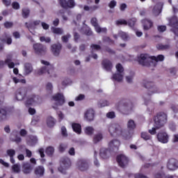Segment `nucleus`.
<instances>
[{"label": "nucleus", "mask_w": 178, "mask_h": 178, "mask_svg": "<svg viewBox=\"0 0 178 178\" xmlns=\"http://www.w3.org/2000/svg\"><path fill=\"white\" fill-rule=\"evenodd\" d=\"M51 31L52 33H54V34H58V35L63 34V29L60 28L51 27Z\"/></svg>", "instance_id": "40"}, {"label": "nucleus", "mask_w": 178, "mask_h": 178, "mask_svg": "<svg viewBox=\"0 0 178 178\" xmlns=\"http://www.w3.org/2000/svg\"><path fill=\"white\" fill-rule=\"evenodd\" d=\"M167 122L168 115L166 113H159L154 118V127L149 129L148 132L149 134H152V136H154V134H156V130H158V129H161V127H163V126L166 124Z\"/></svg>", "instance_id": "2"}, {"label": "nucleus", "mask_w": 178, "mask_h": 178, "mask_svg": "<svg viewBox=\"0 0 178 178\" xmlns=\"http://www.w3.org/2000/svg\"><path fill=\"white\" fill-rule=\"evenodd\" d=\"M57 118H58V122H62L63 119H65V114L62 113V111H58Z\"/></svg>", "instance_id": "46"}, {"label": "nucleus", "mask_w": 178, "mask_h": 178, "mask_svg": "<svg viewBox=\"0 0 178 178\" xmlns=\"http://www.w3.org/2000/svg\"><path fill=\"white\" fill-rule=\"evenodd\" d=\"M72 165V162L69 158L62 159L60 162V165L58 168L59 172L65 175L66 173V170L69 169Z\"/></svg>", "instance_id": "7"}, {"label": "nucleus", "mask_w": 178, "mask_h": 178, "mask_svg": "<svg viewBox=\"0 0 178 178\" xmlns=\"http://www.w3.org/2000/svg\"><path fill=\"white\" fill-rule=\"evenodd\" d=\"M117 73L113 75V81H118V83L123 80V76H124V69H123V66L122 64H118L116 65Z\"/></svg>", "instance_id": "5"}, {"label": "nucleus", "mask_w": 178, "mask_h": 178, "mask_svg": "<svg viewBox=\"0 0 178 178\" xmlns=\"http://www.w3.org/2000/svg\"><path fill=\"white\" fill-rule=\"evenodd\" d=\"M54 152H55V149L54 147L49 146L46 149V154L49 156L54 155Z\"/></svg>", "instance_id": "45"}, {"label": "nucleus", "mask_w": 178, "mask_h": 178, "mask_svg": "<svg viewBox=\"0 0 178 178\" xmlns=\"http://www.w3.org/2000/svg\"><path fill=\"white\" fill-rule=\"evenodd\" d=\"M90 48H91L92 51H99V49H101V47L99 45H97V44H92Z\"/></svg>", "instance_id": "54"}, {"label": "nucleus", "mask_w": 178, "mask_h": 178, "mask_svg": "<svg viewBox=\"0 0 178 178\" xmlns=\"http://www.w3.org/2000/svg\"><path fill=\"white\" fill-rule=\"evenodd\" d=\"M144 30H149L152 27V22L149 19H144L143 21Z\"/></svg>", "instance_id": "32"}, {"label": "nucleus", "mask_w": 178, "mask_h": 178, "mask_svg": "<svg viewBox=\"0 0 178 178\" xmlns=\"http://www.w3.org/2000/svg\"><path fill=\"white\" fill-rule=\"evenodd\" d=\"M99 156L103 159H106L108 157V149H106V148H102L100 149Z\"/></svg>", "instance_id": "37"}, {"label": "nucleus", "mask_w": 178, "mask_h": 178, "mask_svg": "<svg viewBox=\"0 0 178 178\" xmlns=\"http://www.w3.org/2000/svg\"><path fill=\"white\" fill-rule=\"evenodd\" d=\"M54 88V86H52V83H47L46 85V90L49 94L52 93V90Z\"/></svg>", "instance_id": "48"}, {"label": "nucleus", "mask_w": 178, "mask_h": 178, "mask_svg": "<svg viewBox=\"0 0 178 178\" xmlns=\"http://www.w3.org/2000/svg\"><path fill=\"white\" fill-rule=\"evenodd\" d=\"M26 94H27V91L25 88H21L17 90L15 98L17 101H22L26 97Z\"/></svg>", "instance_id": "19"}, {"label": "nucleus", "mask_w": 178, "mask_h": 178, "mask_svg": "<svg viewBox=\"0 0 178 178\" xmlns=\"http://www.w3.org/2000/svg\"><path fill=\"white\" fill-rule=\"evenodd\" d=\"M72 127L75 133L76 134H81V125L79 123H72Z\"/></svg>", "instance_id": "29"}, {"label": "nucleus", "mask_w": 178, "mask_h": 178, "mask_svg": "<svg viewBox=\"0 0 178 178\" xmlns=\"http://www.w3.org/2000/svg\"><path fill=\"white\" fill-rule=\"evenodd\" d=\"M102 138V134H97L94 136L93 143H95V144H97V143H99V141H101Z\"/></svg>", "instance_id": "38"}, {"label": "nucleus", "mask_w": 178, "mask_h": 178, "mask_svg": "<svg viewBox=\"0 0 178 178\" xmlns=\"http://www.w3.org/2000/svg\"><path fill=\"white\" fill-rule=\"evenodd\" d=\"M38 24H40V21H35L33 23H30V24L26 23V26L29 29V31H30V33H31V34H34V31H33L35 29V26H38Z\"/></svg>", "instance_id": "22"}, {"label": "nucleus", "mask_w": 178, "mask_h": 178, "mask_svg": "<svg viewBox=\"0 0 178 178\" xmlns=\"http://www.w3.org/2000/svg\"><path fill=\"white\" fill-rule=\"evenodd\" d=\"M23 168V172L25 175H29V173H31V170H33V168H31V165H30L29 163L24 164Z\"/></svg>", "instance_id": "31"}, {"label": "nucleus", "mask_w": 178, "mask_h": 178, "mask_svg": "<svg viewBox=\"0 0 178 178\" xmlns=\"http://www.w3.org/2000/svg\"><path fill=\"white\" fill-rule=\"evenodd\" d=\"M9 116V113H8V110L5 107L0 108V120H5V119L8 118Z\"/></svg>", "instance_id": "23"}, {"label": "nucleus", "mask_w": 178, "mask_h": 178, "mask_svg": "<svg viewBox=\"0 0 178 178\" xmlns=\"http://www.w3.org/2000/svg\"><path fill=\"white\" fill-rule=\"evenodd\" d=\"M41 63L42 65H44V66L38 70L36 72V74H38V76H42V74H45V73H47V74L49 75L50 77L56 76L55 71H54V67L51 64H49V63H48V61L42 60Z\"/></svg>", "instance_id": "4"}, {"label": "nucleus", "mask_w": 178, "mask_h": 178, "mask_svg": "<svg viewBox=\"0 0 178 178\" xmlns=\"http://www.w3.org/2000/svg\"><path fill=\"white\" fill-rule=\"evenodd\" d=\"M4 27L6 29H10L12 27H13V22H6L4 23Z\"/></svg>", "instance_id": "55"}, {"label": "nucleus", "mask_w": 178, "mask_h": 178, "mask_svg": "<svg viewBox=\"0 0 178 178\" xmlns=\"http://www.w3.org/2000/svg\"><path fill=\"white\" fill-rule=\"evenodd\" d=\"M95 118V111L92 108L88 109L84 113V119L87 122H92Z\"/></svg>", "instance_id": "11"}, {"label": "nucleus", "mask_w": 178, "mask_h": 178, "mask_svg": "<svg viewBox=\"0 0 178 178\" xmlns=\"http://www.w3.org/2000/svg\"><path fill=\"white\" fill-rule=\"evenodd\" d=\"M108 6L111 9H113L116 6V1L113 0L108 3Z\"/></svg>", "instance_id": "59"}, {"label": "nucleus", "mask_w": 178, "mask_h": 178, "mask_svg": "<svg viewBox=\"0 0 178 178\" xmlns=\"http://www.w3.org/2000/svg\"><path fill=\"white\" fill-rule=\"evenodd\" d=\"M84 131L87 136H92V134H94L95 129L92 127H86L84 129Z\"/></svg>", "instance_id": "36"}, {"label": "nucleus", "mask_w": 178, "mask_h": 178, "mask_svg": "<svg viewBox=\"0 0 178 178\" xmlns=\"http://www.w3.org/2000/svg\"><path fill=\"white\" fill-rule=\"evenodd\" d=\"M61 133L64 137L67 136V131L66 130V127H61Z\"/></svg>", "instance_id": "58"}, {"label": "nucleus", "mask_w": 178, "mask_h": 178, "mask_svg": "<svg viewBox=\"0 0 178 178\" xmlns=\"http://www.w3.org/2000/svg\"><path fill=\"white\" fill-rule=\"evenodd\" d=\"M127 127L130 130H133L134 129H136V123L134 122V120H129L127 123Z\"/></svg>", "instance_id": "42"}, {"label": "nucleus", "mask_w": 178, "mask_h": 178, "mask_svg": "<svg viewBox=\"0 0 178 178\" xmlns=\"http://www.w3.org/2000/svg\"><path fill=\"white\" fill-rule=\"evenodd\" d=\"M118 34L122 40H123L124 41H127V40H129V35H127L126 32L120 31Z\"/></svg>", "instance_id": "41"}, {"label": "nucleus", "mask_w": 178, "mask_h": 178, "mask_svg": "<svg viewBox=\"0 0 178 178\" xmlns=\"http://www.w3.org/2000/svg\"><path fill=\"white\" fill-rule=\"evenodd\" d=\"M44 172L45 169L42 166H38L34 170L35 175H37L38 177H41L42 176H44Z\"/></svg>", "instance_id": "25"}, {"label": "nucleus", "mask_w": 178, "mask_h": 178, "mask_svg": "<svg viewBox=\"0 0 178 178\" xmlns=\"http://www.w3.org/2000/svg\"><path fill=\"white\" fill-rule=\"evenodd\" d=\"M81 32L84 33V34H86L87 35H91L92 32L91 30L87 25H84L83 28L81 29Z\"/></svg>", "instance_id": "39"}, {"label": "nucleus", "mask_w": 178, "mask_h": 178, "mask_svg": "<svg viewBox=\"0 0 178 178\" xmlns=\"http://www.w3.org/2000/svg\"><path fill=\"white\" fill-rule=\"evenodd\" d=\"M102 66L107 72L112 70V63L109 60H104L102 62Z\"/></svg>", "instance_id": "27"}, {"label": "nucleus", "mask_w": 178, "mask_h": 178, "mask_svg": "<svg viewBox=\"0 0 178 178\" xmlns=\"http://www.w3.org/2000/svg\"><path fill=\"white\" fill-rule=\"evenodd\" d=\"M120 147V140L114 139L108 143V149L110 151H118Z\"/></svg>", "instance_id": "12"}, {"label": "nucleus", "mask_w": 178, "mask_h": 178, "mask_svg": "<svg viewBox=\"0 0 178 178\" xmlns=\"http://www.w3.org/2000/svg\"><path fill=\"white\" fill-rule=\"evenodd\" d=\"M30 14V10L28 8H24L22 10V15L23 17H27Z\"/></svg>", "instance_id": "52"}, {"label": "nucleus", "mask_w": 178, "mask_h": 178, "mask_svg": "<svg viewBox=\"0 0 178 178\" xmlns=\"http://www.w3.org/2000/svg\"><path fill=\"white\" fill-rule=\"evenodd\" d=\"M33 72V66L30 63H26L24 65V74H30Z\"/></svg>", "instance_id": "33"}, {"label": "nucleus", "mask_w": 178, "mask_h": 178, "mask_svg": "<svg viewBox=\"0 0 178 178\" xmlns=\"http://www.w3.org/2000/svg\"><path fill=\"white\" fill-rule=\"evenodd\" d=\"M86 98L84 95H79L75 98V101H83Z\"/></svg>", "instance_id": "62"}, {"label": "nucleus", "mask_w": 178, "mask_h": 178, "mask_svg": "<svg viewBox=\"0 0 178 178\" xmlns=\"http://www.w3.org/2000/svg\"><path fill=\"white\" fill-rule=\"evenodd\" d=\"M6 154L8 156H10L11 163H15V159H13V156L16 155V151H15L13 149H10L7 150Z\"/></svg>", "instance_id": "28"}, {"label": "nucleus", "mask_w": 178, "mask_h": 178, "mask_svg": "<svg viewBox=\"0 0 178 178\" xmlns=\"http://www.w3.org/2000/svg\"><path fill=\"white\" fill-rule=\"evenodd\" d=\"M69 38H70V35L67 34L66 35H63L61 38L63 42H67L69 41Z\"/></svg>", "instance_id": "57"}, {"label": "nucleus", "mask_w": 178, "mask_h": 178, "mask_svg": "<svg viewBox=\"0 0 178 178\" xmlns=\"http://www.w3.org/2000/svg\"><path fill=\"white\" fill-rule=\"evenodd\" d=\"M157 139L162 144H168L169 143V135L166 132H159L157 134Z\"/></svg>", "instance_id": "10"}, {"label": "nucleus", "mask_w": 178, "mask_h": 178, "mask_svg": "<svg viewBox=\"0 0 178 178\" xmlns=\"http://www.w3.org/2000/svg\"><path fill=\"white\" fill-rule=\"evenodd\" d=\"M77 166L78 169H79V170H81L82 172L88 169V163H87V162H86V161L84 160L79 161L77 162Z\"/></svg>", "instance_id": "21"}, {"label": "nucleus", "mask_w": 178, "mask_h": 178, "mask_svg": "<svg viewBox=\"0 0 178 178\" xmlns=\"http://www.w3.org/2000/svg\"><path fill=\"white\" fill-rule=\"evenodd\" d=\"M108 105H109V103L108 101L106 100H104V101H100L99 102V106L101 107V108H104V106H108Z\"/></svg>", "instance_id": "50"}, {"label": "nucleus", "mask_w": 178, "mask_h": 178, "mask_svg": "<svg viewBox=\"0 0 178 178\" xmlns=\"http://www.w3.org/2000/svg\"><path fill=\"white\" fill-rule=\"evenodd\" d=\"M10 138L13 141H15V143H20V141H22V138L19 136H17L15 133H13L11 134Z\"/></svg>", "instance_id": "43"}, {"label": "nucleus", "mask_w": 178, "mask_h": 178, "mask_svg": "<svg viewBox=\"0 0 178 178\" xmlns=\"http://www.w3.org/2000/svg\"><path fill=\"white\" fill-rule=\"evenodd\" d=\"M106 116L108 119H113V118H115V112L112 111V112H109L106 114Z\"/></svg>", "instance_id": "61"}, {"label": "nucleus", "mask_w": 178, "mask_h": 178, "mask_svg": "<svg viewBox=\"0 0 178 178\" xmlns=\"http://www.w3.org/2000/svg\"><path fill=\"white\" fill-rule=\"evenodd\" d=\"M134 77V73L132 72L131 75L126 76V81H127V83H132Z\"/></svg>", "instance_id": "53"}, {"label": "nucleus", "mask_w": 178, "mask_h": 178, "mask_svg": "<svg viewBox=\"0 0 178 178\" xmlns=\"http://www.w3.org/2000/svg\"><path fill=\"white\" fill-rule=\"evenodd\" d=\"M91 24L94 26L95 31L97 33H106V28H100L99 25H98V22H97V18H92L91 19Z\"/></svg>", "instance_id": "17"}, {"label": "nucleus", "mask_w": 178, "mask_h": 178, "mask_svg": "<svg viewBox=\"0 0 178 178\" xmlns=\"http://www.w3.org/2000/svg\"><path fill=\"white\" fill-rule=\"evenodd\" d=\"M13 81L15 82V84H17V83H22V84L26 83L25 79H20L16 76L13 77Z\"/></svg>", "instance_id": "47"}, {"label": "nucleus", "mask_w": 178, "mask_h": 178, "mask_svg": "<svg viewBox=\"0 0 178 178\" xmlns=\"http://www.w3.org/2000/svg\"><path fill=\"white\" fill-rule=\"evenodd\" d=\"M12 169L15 173H19L20 172V166L17 164L13 165Z\"/></svg>", "instance_id": "51"}, {"label": "nucleus", "mask_w": 178, "mask_h": 178, "mask_svg": "<svg viewBox=\"0 0 178 178\" xmlns=\"http://www.w3.org/2000/svg\"><path fill=\"white\" fill-rule=\"evenodd\" d=\"M155 178H178L176 175H165L163 173H158L155 175Z\"/></svg>", "instance_id": "35"}, {"label": "nucleus", "mask_w": 178, "mask_h": 178, "mask_svg": "<svg viewBox=\"0 0 178 178\" xmlns=\"http://www.w3.org/2000/svg\"><path fill=\"white\" fill-rule=\"evenodd\" d=\"M136 22H137V19L136 18H132V19H129L128 22L124 19H120V20L116 21L115 23H116L117 26H120V24H128V26H129V27H133V26H134V24H136Z\"/></svg>", "instance_id": "15"}, {"label": "nucleus", "mask_w": 178, "mask_h": 178, "mask_svg": "<svg viewBox=\"0 0 178 178\" xmlns=\"http://www.w3.org/2000/svg\"><path fill=\"white\" fill-rule=\"evenodd\" d=\"M33 49L38 55H42L47 52V47L41 44L40 43H35L33 44Z\"/></svg>", "instance_id": "9"}, {"label": "nucleus", "mask_w": 178, "mask_h": 178, "mask_svg": "<svg viewBox=\"0 0 178 178\" xmlns=\"http://www.w3.org/2000/svg\"><path fill=\"white\" fill-rule=\"evenodd\" d=\"M170 25L172 27V31L175 35L178 36V21L177 17H174L170 21Z\"/></svg>", "instance_id": "18"}, {"label": "nucleus", "mask_w": 178, "mask_h": 178, "mask_svg": "<svg viewBox=\"0 0 178 178\" xmlns=\"http://www.w3.org/2000/svg\"><path fill=\"white\" fill-rule=\"evenodd\" d=\"M60 49H62V44L59 43L51 45V51L55 56H58L60 54Z\"/></svg>", "instance_id": "20"}, {"label": "nucleus", "mask_w": 178, "mask_h": 178, "mask_svg": "<svg viewBox=\"0 0 178 178\" xmlns=\"http://www.w3.org/2000/svg\"><path fill=\"white\" fill-rule=\"evenodd\" d=\"M108 131L111 136H122L124 140H129L133 137V132L129 133V135H124L123 128L118 124H111L108 125Z\"/></svg>", "instance_id": "3"}, {"label": "nucleus", "mask_w": 178, "mask_h": 178, "mask_svg": "<svg viewBox=\"0 0 178 178\" xmlns=\"http://www.w3.org/2000/svg\"><path fill=\"white\" fill-rule=\"evenodd\" d=\"M3 41L8 44V45H10L12 44V38L10 36H6L5 39H3Z\"/></svg>", "instance_id": "56"}, {"label": "nucleus", "mask_w": 178, "mask_h": 178, "mask_svg": "<svg viewBox=\"0 0 178 178\" xmlns=\"http://www.w3.org/2000/svg\"><path fill=\"white\" fill-rule=\"evenodd\" d=\"M40 41H41V42H51V38L49 37H45V36H41L40 38Z\"/></svg>", "instance_id": "49"}, {"label": "nucleus", "mask_w": 178, "mask_h": 178, "mask_svg": "<svg viewBox=\"0 0 178 178\" xmlns=\"http://www.w3.org/2000/svg\"><path fill=\"white\" fill-rule=\"evenodd\" d=\"M167 168L169 170H176L178 168V161L176 159H171L167 163Z\"/></svg>", "instance_id": "16"}, {"label": "nucleus", "mask_w": 178, "mask_h": 178, "mask_svg": "<svg viewBox=\"0 0 178 178\" xmlns=\"http://www.w3.org/2000/svg\"><path fill=\"white\" fill-rule=\"evenodd\" d=\"M40 101V97L37 95H32L26 100L25 105L29 106V105H37Z\"/></svg>", "instance_id": "14"}, {"label": "nucleus", "mask_w": 178, "mask_h": 178, "mask_svg": "<svg viewBox=\"0 0 178 178\" xmlns=\"http://www.w3.org/2000/svg\"><path fill=\"white\" fill-rule=\"evenodd\" d=\"M37 141H38V139H37V136H28L26 138V143L28 145H30L31 147L33 145H35L37 144Z\"/></svg>", "instance_id": "24"}, {"label": "nucleus", "mask_w": 178, "mask_h": 178, "mask_svg": "<svg viewBox=\"0 0 178 178\" xmlns=\"http://www.w3.org/2000/svg\"><path fill=\"white\" fill-rule=\"evenodd\" d=\"M12 6L13 9H19L20 8V5L17 2H13L12 3Z\"/></svg>", "instance_id": "63"}, {"label": "nucleus", "mask_w": 178, "mask_h": 178, "mask_svg": "<svg viewBox=\"0 0 178 178\" xmlns=\"http://www.w3.org/2000/svg\"><path fill=\"white\" fill-rule=\"evenodd\" d=\"M47 123L49 127H54L55 123H56V120L53 117H49L47 118Z\"/></svg>", "instance_id": "34"}, {"label": "nucleus", "mask_w": 178, "mask_h": 178, "mask_svg": "<svg viewBox=\"0 0 178 178\" xmlns=\"http://www.w3.org/2000/svg\"><path fill=\"white\" fill-rule=\"evenodd\" d=\"M60 3L61 6L65 8H70L72 9L76 6L74 0H68L67 1H66V0H60Z\"/></svg>", "instance_id": "13"}, {"label": "nucleus", "mask_w": 178, "mask_h": 178, "mask_svg": "<svg viewBox=\"0 0 178 178\" xmlns=\"http://www.w3.org/2000/svg\"><path fill=\"white\" fill-rule=\"evenodd\" d=\"M117 162L121 168H125L129 164V158L124 154H119L117 156Z\"/></svg>", "instance_id": "8"}, {"label": "nucleus", "mask_w": 178, "mask_h": 178, "mask_svg": "<svg viewBox=\"0 0 178 178\" xmlns=\"http://www.w3.org/2000/svg\"><path fill=\"white\" fill-rule=\"evenodd\" d=\"M163 59H165L163 55H159L157 57H155L149 56L148 54H140L138 57L137 60L140 65H143V66H148V65L156 66V63H158V62H162Z\"/></svg>", "instance_id": "1"}, {"label": "nucleus", "mask_w": 178, "mask_h": 178, "mask_svg": "<svg viewBox=\"0 0 178 178\" xmlns=\"http://www.w3.org/2000/svg\"><path fill=\"white\" fill-rule=\"evenodd\" d=\"M134 177L135 178H147V176L143 175L141 174H135Z\"/></svg>", "instance_id": "64"}, {"label": "nucleus", "mask_w": 178, "mask_h": 178, "mask_svg": "<svg viewBox=\"0 0 178 178\" xmlns=\"http://www.w3.org/2000/svg\"><path fill=\"white\" fill-rule=\"evenodd\" d=\"M162 6H163V4L162 3H159L154 7L153 13L155 16H158V15L162 12Z\"/></svg>", "instance_id": "26"}, {"label": "nucleus", "mask_w": 178, "mask_h": 178, "mask_svg": "<svg viewBox=\"0 0 178 178\" xmlns=\"http://www.w3.org/2000/svg\"><path fill=\"white\" fill-rule=\"evenodd\" d=\"M5 64L8 65L9 69H13L15 67V63L12 62V56L8 55L5 60Z\"/></svg>", "instance_id": "30"}, {"label": "nucleus", "mask_w": 178, "mask_h": 178, "mask_svg": "<svg viewBox=\"0 0 178 178\" xmlns=\"http://www.w3.org/2000/svg\"><path fill=\"white\" fill-rule=\"evenodd\" d=\"M67 147V146L66 145L60 144V146H59V151L60 152H63V151H65Z\"/></svg>", "instance_id": "60"}, {"label": "nucleus", "mask_w": 178, "mask_h": 178, "mask_svg": "<svg viewBox=\"0 0 178 178\" xmlns=\"http://www.w3.org/2000/svg\"><path fill=\"white\" fill-rule=\"evenodd\" d=\"M53 101L55 104L52 105L54 109H58V106H62L65 104V96L62 93H57L54 95L52 97Z\"/></svg>", "instance_id": "6"}, {"label": "nucleus", "mask_w": 178, "mask_h": 178, "mask_svg": "<svg viewBox=\"0 0 178 178\" xmlns=\"http://www.w3.org/2000/svg\"><path fill=\"white\" fill-rule=\"evenodd\" d=\"M141 138H143V140H145L146 141L148 140H151V138H152V137H151V136L149 135L148 133L147 132H142Z\"/></svg>", "instance_id": "44"}]
</instances>
